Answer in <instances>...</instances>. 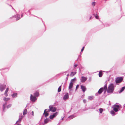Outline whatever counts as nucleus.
<instances>
[{
	"label": "nucleus",
	"instance_id": "7c9ffc66",
	"mask_svg": "<svg viewBox=\"0 0 125 125\" xmlns=\"http://www.w3.org/2000/svg\"><path fill=\"white\" fill-rule=\"evenodd\" d=\"M45 114V117H46L47 116L49 115V113H47V112H45V113L44 114Z\"/></svg>",
	"mask_w": 125,
	"mask_h": 125
},
{
	"label": "nucleus",
	"instance_id": "a211bd4d",
	"mask_svg": "<svg viewBox=\"0 0 125 125\" xmlns=\"http://www.w3.org/2000/svg\"><path fill=\"white\" fill-rule=\"evenodd\" d=\"M76 72H72L70 74V76H73L76 74Z\"/></svg>",
	"mask_w": 125,
	"mask_h": 125
},
{
	"label": "nucleus",
	"instance_id": "cd10ccee",
	"mask_svg": "<svg viewBox=\"0 0 125 125\" xmlns=\"http://www.w3.org/2000/svg\"><path fill=\"white\" fill-rule=\"evenodd\" d=\"M93 96H89L88 97V99L90 100H92L93 98Z\"/></svg>",
	"mask_w": 125,
	"mask_h": 125
},
{
	"label": "nucleus",
	"instance_id": "473e14b6",
	"mask_svg": "<svg viewBox=\"0 0 125 125\" xmlns=\"http://www.w3.org/2000/svg\"><path fill=\"white\" fill-rule=\"evenodd\" d=\"M68 77H67L66 78V79H65L66 82L65 83V84L66 83V82L68 80Z\"/></svg>",
	"mask_w": 125,
	"mask_h": 125
},
{
	"label": "nucleus",
	"instance_id": "0eeeda50",
	"mask_svg": "<svg viewBox=\"0 0 125 125\" xmlns=\"http://www.w3.org/2000/svg\"><path fill=\"white\" fill-rule=\"evenodd\" d=\"M58 114V113L56 112L54 113L53 115H50L49 118L51 119H52L55 117Z\"/></svg>",
	"mask_w": 125,
	"mask_h": 125
},
{
	"label": "nucleus",
	"instance_id": "79ce46f5",
	"mask_svg": "<svg viewBox=\"0 0 125 125\" xmlns=\"http://www.w3.org/2000/svg\"><path fill=\"white\" fill-rule=\"evenodd\" d=\"M104 90V94L107 91V90L105 89Z\"/></svg>",
	"mask_w": 125,
	"mask_h": 125
},
{
	"label": "nucleus",
	"instance_id": "ea45409f",
	"mask_svg": "<svg viewBox=\"0 0 125 125\" xmlns=\"http://www.w3.org/2000/svg\"><path fill=\"white\" fill-rule=\"evenodd\" d=\"M8 92V91L7 90H6L4 94H7V93Z\"/></svg>",
	"mask_w": 125,
	"mask_h": 125
},
{
	"label": "nucleus",
	"instance_id": "de8ad7c7",
	"mask_svg": "<svg viewBox=\"0 0 125 125\" xmlns=\"http://www.w3.org/2000/svg\"><path fill=\"white\" fill-rule=\"evenodd\" d=\"M123 107L124 108H125V104H124L123 105Z\"/></svg>",
	"mask_w": 125,
	"mask_h": 125
},
{
	"label": "nucleus",
	"instance_id": "e433bc0d",
	"mask_svg": "<svg viewBox=\"0 0 125 125\" xmlns=\"http://www.w3.org/2000/svg\"><path fill=\"white\" fill-rule=\"evenodd\" d=\"M84 48L85 47H82V48L81 50V52H82L83 51L84 49Z\"/></svg>",
	"mask_w": 125,
	"mask_h": 125
},
{
	"label": "nucleus",
	"instance_id": "dca6fc26",
	"mask_svg": "<svg viewBox=\"0 0 125 125\" xmlns=\"http://www.w3.org/2000/svg\"><path fill=\"white\" fill-rule=\"evenodd\" d=\"M11 96L13 98L16 97L17 96V94L16 93H14L13 94H12Z\"/></svg>",
	"mask_w": 125,
	"mask_h": 125
},
{
	"label": "nucleus",
	"instance_id": "c756f323",
	"mask_svg": "<svg viewBox=\"0 0 125 125\" xmlns=\"http://www.w3.org/2000/svg\"><path fill=\"white\" fill-rule=\"evenodd\" d=\"M80 55L78 56V58L77 59V61L78 59H79V60H81V59H79V58H81V54H82V53L80 52Z\"/></svg>",
	"mask_w": 125,
	"mask_h": 125
},
{
	"label": "nucleus",
	"instance_id": "39448f33",
	"mask_svg": "<svg viewBox=\"0 0 125 125\" xmlns=\"http://www.w3.org/2000/svg\"><path fill=\"white\" fill-rule=\"evenodd\" d=\"M6 87V85L0 83V91L2 92L5 89Z\"/></svg>",
	"mask_w": 125,
	"mask_h": 125
},
{
	"label": "nucleus",
	"instance_id": "2f4dec72",
	"mask_svg": "<svg viewBox=\"0 0 125 125\" xmlns=\"http://www.w3.org/2000/svg\"><path fill=\"white\" fill-rule=\"evenodd\" d=\"M11 104H9L7 106V109L10 108L11 106Z\"/></svg>",
	"mask_w": 125,
	"mask_h": 125
},
{
	"label": "nucleus",
	"instance_id": "f704fd0d",
	"mask_svg": "<svg viewBox=\"0 0 125 125\" xmlns=\"http://www.w3.org/2000/svg\"><path fill=\"white\" fill-rule=\"evenodd\" d=\"M79 85L78 84H77L76 86V89H75V90H77V89L79 87Z\"/></svg>",
	"mask_w": 125,
	"mask_h": 125
},
{
	"label": "nucleus",
	"instance_id": "f03ea898",
	"mask_svg": "<svg viewBox=\"0 0 125 125\" xmlns=\"http://www.w3.org/2000/svg\"><path fill=\"white\" fill-rule=\"evenodd\" d=\"M123 80V78L122 77H119L116 78L115 79V82L116 83H120Z\"/></svg>",
	"mask_w": 125,
	"mask_h": 125
},
{
	"label": "nucleus",
	"instance_id": "37998d69",
	"mask_svg": "<svg viewBox=\"0 0 125 125\" xmlns=\"http://www.w3.org/2000/svg\"><path fill=\"white\" fill-rule=\"evenodd\" d=\"M20 122H19V121L18 120H17V122H16V123H19Z\"/></svg>",
	"mask_w": 125,
	"mask_h": 125
},
{
	"label": "nucleus",
	"instance_id": "393cba45",
	"mask_svg": "<svg viewBox=\"0 0 125 125\" xmlns=\"http://www.w3.org/2000/svg\"><path fill=\"white\" fill-rule=\"evenodd\" d=\"M75 117H76V116L73 115H70V116H69L68 117V118H71V119H72L73 118H74Z\"/></svg>",
	"mask_w": 125,
	"mask_h": 125
},
{
	"label": "nucleus",
	"instance_id": "8fccbe9b",
	"mask_svg": "<svg viewBox=\"0 0 125 125\" xmlns=\"http://www.w3.org/2000/svg\"><path fill=\"white\" fill-rule=\"evenodd\" d=\"M92 16H91L90 18V19H92Z\"/></svg>",
	"mask_w": 125,
	"mask_h": 125
},
{
	"label": "nucleus",
	"instance_id": "72a5a7b5",
	"mask_svg": "<svg viewBox=\"0 0 125 125\" xmlns=\"http://www.w3.org/2000/svg\"><path fill=\"white\" fill-rule=\"evenodd\" d=\"M76 79V78H75L73 79H72L71 80V81L72 82H73L75 79Z\"/></svg>",
	"mask_w": 125,
	"mask_h": 125
},
{
	"label": "nucleus",
	"instance_id": "58836bf2",
	"mask_svg": "<svg viewBox=\"0 0 125 125\" xmlns=\"http://www.w3.org/2000/svg\"><path fill=\"white\" fill-rule=\"evenodd\" d=\"M83 101L84 103H86V100L85 99L83 100Z\"/></svg>",
	"mask_w": 125,
	"mask_h": 125
},
{
	"label": "nucleus",
	"instance_id": "3c124183",
	"mask_svg": "<svg viewBox=\"0 0 125 125\" xmlns=\"http://www.w3.org/2000/svg\"><path fill=\"white\" fill-rule=\"evenodd\" d=\"M68 72V71H66L65 72V73H66L67 72Z\"/></svg>",
	"mask_w": 125,
	"mask_h": 125
},
{
	"label": "nucleus",
	"instance_id": "603ef678",
	"mask_svg": "<svg viewBox=\"0 0 125 125\" xmlns=\"http://www.w3.org/2000/svg\"><path fill=\"white\" fill-rule=\"evenodd\" d=\"M20 125L19 124H18V125Z\"/></svg>",
	"mask_w": 125,
	"mask_h": 125
},
{
	"label": "nucleus",
	"instance_id": "f257e3e1",
	"mask_svg": "<svg viewBox=\"0 0 125 125\" xmlns=\"http://www.w3.org/2000/svg\"><path fill=\"white\" fill-rule=\"evenodd\" d=\"M114 84L113 83H110L108 86L107 92L108 93H113L114 90Z\"/></svg>",
	"mask_w": 125,
	"mask_h": 125
},
{
	"label": "nucleus",
	"instance_id": "a18cd8bd",
	"mask_svg": "<svg viewBox=\"0 0 125 125\" xmlns=\"http://www.w3.org/2000/svg\"><path fill=\"white\" fill-rule=\"evenodd\" d=\"M32 115L33 116V111H32Z\"/></svg>",
	"mask_w": 125,
	"mask_h": 125
},
{
	"label": "nucleus",
	"instance_id": "4be33fe9",
	"mask_svg": "<svg viewBox=\"0 0 125 125\" xmlns=\"http://www.w3.org/2000/svg\"><path fill=\"white\" fill-rule=\"evenodd\" d=\"M27 110L26 109H25L23 111V114L24 115H25L27 114Z\"/></svg>",
	"mask_w": 125,
	"mask_h": 125
},
{
	"label": "nucleus",
	"instance_id": "6ab92c4d",
	"mask_svg": "<svg viewBox=\"0 0 125 125\" xmlns=\"http://www.w3.org/2000/svg\"><path fill=\"white\" fill-rule=\"evenodd\" d=\"M103 74V73L102 71H100L99 72V76L100 77H101L102 76Z\"/></svg>",
	"mask_w": 125,
	"mask_h": 125
},
{
	"label": "nucleus",
	"instance_id": "7ed1b4c3",
	"mask_svg": "<svg viewBox=\"0 0 125 125\" xmlns=\"http://www.w3.org/2000/svg\"><path fill=\"white\" fill-rule=\"evenodd\" d=\"M120 107V106L119 105H117L116 104H115L112 106V108H113V110L115 112H117L118 111V109Z\"/></svg>",
	"mask_w": 125,
	"mask_h": 125
},
{
	"label": "nucleus",
	"instance_id": "2eb2a0df",
	"mask_svg": "<svg viewBox=\"0 0 125 125\" xmlns=\"http://www.w3.org/2000/svg\"><path fill=\"white\" fill-rule=\"evenodd\" d=\"M39 95V93L38 92L36 91L34 94V95L36 97H38Z\"/></svg>",
	"mask_w": 125,
	"mask_h": 125
},
{
	"label": "nucleus",
	"instance_id": "b1692460",
	"mask_svg": "<svg viewBox=\"0 0 125 125\" xmlns=\"http://www.w3.org/2000/svg\"><path fill=\"white\" fill-rule=\"evenodd\" d=\"M10 98H7L5 97H4L3 98V100L5 101H7L8 100H10Z\"/></svg>",
	"mask_w": 125,
	"mask_h": 125
},
{
	"label": "nucleus",
	"instance_id": "4c0bfd02",
	"mask_svg": "<svg viewBox=\"0 0 125 125\" xmlns=\"http://www.w3.org/2000/svg\"><path fill=\"white\" fill-rule=\"evenodd\" d=\"M95 17L96 19H98L99 16L97 15H96L95 16Z\"/></svg>",
	"mask_w": 125,
	"mask_h": 125
},
{
	"label": "nucleus",
	"instance_id": "a19ab883",
	"mask_svg": "<svg viewBox=\"0 0 125 125\" xmlns=\"http://www.w3.org/2000/svg\"><path fill=\"white\" fill-rule=\"evenodd\" d=\"M78 65L77 64H75L74 65V67L75 68V67H76Z\"/></svg>",
	"mask_w": 125,
	"mask_h": 125
},
{
	"label": "nucleus",
	"instance_id": "6e6552de",
	"mask_svg": "<svg viewBox=\"0 0 125 125\" xmlns=\"http://www.w3.org/2000/svg\"><path fill=\"white\" fill-rule=\"evenodd\" d=\"M73 83L72 82H71L69 83V93H71L70 91L72 90V89H71L73 87Z\"/></svg>",
	"mask_w": 125,
	"mask_h": 125
},
{
	"label": "nucleus",
	"instance_id": "c03bdc74",
	"mask_svg": "<svg viewBox=\"0 0 125 125\" xmlns=\"http://www.w3.org/2000/svg\"><path fill=\"white\" fill-rule=\"evenodd\" d=\"M6 90H7V91H8V90H9V88H7L6 89Z\"/></svg>",
	"mask_w": 125,
	"mask_h": 125
},
{
	"label": "nucleus",
	"instance_id": "412c9836",
	"mask_svg": "<svg viewBox=\"0 0 125 125\" xmlns=\"http://www.w3.org/2000/svg\"><path fill=\"white\" fill-rule=\"evenodd\" d=\"M50 111H49V109H45L44 111V113L43 114V115H44V114L45 112H47L48 113V112H49Z\"/></svg>",
	"mask_w": 125,
	"mask_h": 125
},
{
	"label": "nucleus",
	"instance_id": "423d86ee",
	"mask_svg": "<svg viewBox=\"0 0 125 125\" xmlns=\"http://www.w3.org/2000/svg\"><path fill=\"white\" fill-rule=\"evenodd\" d=\"M103 87L101 88L99 90L98 92L95 94V95L98 96L100 94L103 92Z\"/></svg>",
	"mask_w": 125,
	"mask_h": 125
},
{
	"label": "nucleus",
	"instance_id": "bb28decb",
	"mask_svg": "<svg viewBox=\"0 0 125 125\" xmlns=\"http://www.w3.org/2000/svg\"><path fill=\"white\" fill-rule=\"evenodd\" d=\"M61 86H60L58 88V92H61Z\"/></svg>",
	"mask_w": 125,
	"mask_h": 125
},
{
	"label": "nucleus",
	"instance_id": "5fc2aeb1",
	"mask_svg": "<svg viewBox=\"0 0 125 125\" xmlns=\"http://www.w3.org/2000/svg\"><path fill=\"white\" fill-rule=\"evenodd\" d=\"M59 123H58V124L57 125H59Z\"/></svg>",
	"mask_w": 125,
	"mask_h": 125
},
{
	"label": "nucleus",
	"instance_id": "c85d7f7f",
	"mask_svg": "<svg viewBox=\"0 0 125 125\" xmlns=\"http://www.w3.org/2000/svg\"><path fill=\"white\" fill-rule=\"evenodd\" d=\"M99 112L101 114H102L103 111V109L102 108H100L99 109Z\"/></svg>",
	"mask_w": 125,
	"mask_h": 125
},
{
	"label": "nucleus",
	"instance_id": "9b49d317",
	"mask_svg": "<svg viewBox=\"0 0 125 125\" xmlns=\"http://www.w3.org/2000/svg\"><path fill=\"white\" fill-rule=\"evenodd\" d=\"M87 80V78L84 76H82L81 79V81L82 83L85 82Z\"/></svg>",
	"mask_w": 125,
	"mask_h": 125
},
{
	"label": "nucleus",
	"instance_id": "a878e982",
	"mask_svg": "<svg viewBox=\"0 0 125 125\" xmlns=\"http://www.w3.org/2000/svg\"><path fill=\"white\" fill-rule=\"evenodd\" d=\"M22 116H19V119L18 120V121H19L20 122L22 120Z\"/></svg>",
	"mask_w": 125,
	"mask_h": 125
},
{
	"label": "nucleus",
	"instance_id": "1a4fd4ad",
	"mask_svg": "<svg viewBox=\"0 0 125 125\" xmlns=\"http://www.w3.org/2000/svg\"><path fill=\"white\" fill-rule=\"evenodd\" d=\"M69 98V94L68 93H66V94L64 95L63 97V99L64 100H66Z\"/></svg>",
	"mask_w": 125,
	"mask_h": 125
},
{
	"label": "nucleus",
	"instance_id": "09e8293b",
	"mask_svg": "<svg viewBox=\"0 0 125 125\" xmlns=\"http://www.w3.org/2000/svg\"><path fill=\"white\" fill-rule=\"evenodd\" d=\"M69 74H68L67 75V77H68V76H69Z\"/></svg>",
	"mask_w": 125,
	"mask_h": 125
},
{
	"label": "nucleus",
	"instance_id": "6e6d98bb",
	"mask_svg": "<svg viewBox=\"0 0 125 125\" xmlns=\"http://www.w3.org/2000/svg\"><path fill=\"white\" fill-rule=\"evenodd\" d=\"M83 110V111H85V110Z\"/></svg>",
	"mask_w": 125,
	"mask_h": 125
},
{
	"label": "nucleus",
	"instance_id": "4468645a",
	"mask_svg": "<svg viewBox=\"0 0 125 125\" xmlns=\"http://www.w3.org/2000/svg\"><path fill=\"white\" fill-rule=\"evenodd\" d=\"M125 89V87L123 86L120 89V90L118 91V92L119 93H121Z\"/></svg>",
	"mask_w": 125,
	"mask_h": 125
},
{
	"label": "nucleus",
	"instance_id": "864d4df0",
	"mask_svg": "<svg viewBox=\"0 0 125 125\" xmlns=\"http://www.w3.org/2000/svg\"><path fill=\"white\" fill-rule=\"evenodd\" d=\"M63 118H62V120H63Z\"/></svg>",
	"mask_w": 125,
	"mask_h": 125
},
{
	"label": "nucleus",
	"instance_id": "5701e85b",
	"mask_svg": "<svg viewBox=\"0 0 125 125\" xmlns=\"http://www.w3.org/2000/svg\"><path fill=\"white\" fill-rule=\"evenodd\" d=\"M114 111V110H112L111 111V113L112 114V116H114L115 115Z\"/></svg>",
	"mask_w": 125,
	"mask_h": 125
},
{
	"label": "nucleus",
	"instance_id": "f8f14e48",
	"mask_svg": "<svg viewBox=\"0 0 125 125\" xmlns=\"http://www.w3.org/2000/svg\"><path fill=\"white\" fill-rule=\"evenodd\" d=\"M81 88L82 90L83 91V92H85L86 90V87H85L83 85H81Z\"/></svg>",
	"mask_w": 125,
	"mask_h": 125
},
{
	"label": "nucleus",
	"instance_id": "49530a36",
	"mask_svg": "<svg viewBox=\"0 0 125 125\" xmlns=\"http://www.w3.org/2000/svg\"><path fill=\"white\" fill-rule=\"evenodd\" d=\"M4 94L5 95V96L6 97L8 95V94H7H7Z\"/></svg>",
	"mask_w": 125,
	"mask_h": 125
},
{
	"label": "nucleus",
	"instance_id": "9d476101",
	"mask_svg": "<svg viewBox=\"0 0 125 125\" xmlns=\"http://www.w3.org/2000/svg\"><path fill=\"white\" fill-rule=\"evenodd\" d=\"M30 98V100H31V101L32 102L35 101L36 99V97L34 96H33L31 94V95Z\"/></svg>",
	"mask_w": 125,
	"mask_h": 125
},
{
	"label": "nucleus",
	"instance_id": "ddd939ff",
	"mask_svg": "<svg viewBox=\"0 0 125 125\" xmlns=\"http://www.w3.org/2000/svg\"><path fill=\"white\" fill-rule=\"evenodd\" d=\"M7 103L6 102L4 103L3 104V108L2 109L3 111V112H5V108H6V106L7 105Z\"/></svg>",
	"mask_w": 125,
	"mask_h": 125
},
{
	"label": "nucleus",
	"instance_id": "c9c22d12",
	"mask_svg": "<svg viewBox=\"0 0 125 125\" xmlns=\"http://www.w3.org/2000/svg\"><path fill=\"white\" fill-rule=\"evenodd\" d=\"M92 5L93 6H94L95 5V2H93L92 3Z\"/></svg>",
	"mask_w": 125,
	"mask_h": 125
},
{
	"label": "nucleus",
	"instance_id": "20e7f679",
	"mask_svg": "<svg viewBox=\"0 0 125 125\" xmlns=\"http://www.w3.org/2000/svg\"><path fill=\"white\" fill-rule=\"evenodd\" d=\"M49 111L52 112H55L56 110V109L55 107H53L52 105H50L49 106Z\"/></svg>",
	"mask_w": 125,
	"mask_h": 125
},
{
	"label": "nucleus",
	"instance_id": "aec40b11",
	"mask_svg": "<svg viewBox=\"0 0 125 125\" xmlns=\"http://www.w3.org/2000/svg\"><path fill=\"white\" fill-rule=\"evenodd\" d=\"M107 81H106L105 82V83H106L105 85L104 86V88H103V89L104 90H107V84L106 83Z\"/></svg>",
	"mask_w": 125,
	"mask_h": 125
},
{
	"label": "nucleus",
	"instance_id": "f3484780",
	"mask_svg": "<svg viewBox=\"0 0 125 125\" xmlns=\"http://www.w3.org/2000/svg\"><path fill=\"white\" fill-rule=\"evenodd\" d=\"M50 119L49 118H47L45 119L44 120V123L45 124L47 123L49 121Z\"/></svg>",
	"mask_w": 125,
	"mask_h": 125
}]
</instances>
